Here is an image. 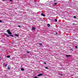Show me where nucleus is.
Masks as SVG:
<instances>
[{
    "mask_svg": "<svg viewBox=\"0 0 78 78\" xmlns=\"http://www.w3.org/2000/svg\"><path fill=\"white\" fill-rule=\"evenodd\" d=\"M7 32L9 34H12V33L9 30H7Z\"/></svg>",
    "mask_w": 78,
    "mask_h": 78,
    "instance_id": "f257e3e1",
    "label": "nucleus"
},
{
    "mask_svg": "<svg viewBox=\"0 0 78 78\" xmlns=\"http://www.w3.org/2000/svg\"><path fill=\"white\" fill-rule=\"evenodd\" d=\"M42 75H43V74H39L38 75V76H42Z\"/></svg>",
    "mask_w": 78,
    "mask_h": 78,
    "instance_id": "f03ea898",
    "label": "nucleus"
},
{
    "mask_svg": "<svg viewBox=\"0 0 78 78\" xmlns=\"http://www.w3.org/2000/svg\"><path fill=\"white\" fill-rule=\"evenodd\" d=\"M41 16H43V17H45V15H44V13H42L41 14Z\"/></svg>",
    "mask_w": 78,
    "mask_h": 78,
    "instance_id": "7ed1b4c3",
    "label": "nucleus"
},
{
    "mask_svg": "<svg viewBox=\"0 0 78 78\" xmlns=\"http://www.w3.org/2000/svg\"><path fill=\"white\" fill-rule=\"evenodd\" d=\"M10 69H11V67L8 66V70H10Z\"/></svg>",
    "mask_w": 78,
    "mask_h": 78,
    "instance_id": "20e7f679",
    "label": "nucleus"
},
{
    "mask_svg": "<svg viewBox=\"0 0 78 78\" xmlns=\"http://www.w3.org/2000/svg\"><path fill=\"white\" fill-rule=\"evenodd\" d=\"M35 29H36L35 28V27H33L32 29L33 30H35Z\"/></svg>",
    "mask_w": 78,
    "mask_h": 78,
    "instance_id": "39448f33",
    "label": "nucleus"
},
{
    "mask_svg": "<svg viewBox=\"0 0 78 78\" xmlns=\"http://www.w3.org/2000/svg\"><path fill=\"white\" fill-rule=\"evenodd\" d=\"M15 36H17V37H19V35L17 34H15Z\"/></svg>",
    "mask_w": 78,
    "mask_h": 78,
    "instance_id": "423d86ee",
    "label": "nucleus"
},
{
    "mask_svg": "<svg viewBox=\"0 0 78 78\" xmlns=\"http://www.w3.org/2000/svg\"><path fill=\"white\" fill-rule=\"evenodd\" d=\"M48 27H50V24H48Z\"/></svg>",
    "mask_w": 78,
    "mask_h": 78,
    "instance_id": "0eeeda50",
    "label": "nucleus"
},
{
    "mask_svg": "<svg viewBox=\"0 0 78 78\" xmlns=\"http://www.w3.org/2000/svg\"><path fill=\"white\" fill-rule=\"evenodd\" d=\"M66 57H70V55H66Z\"/></svg>",
    "mask_w": 78,
    "mask_h": 78,
    "instance_id": "6e6552de",
    "label": "nucleus"
},
{
    "mask_svg": "<svg viewBox=\"0 0 78 78\" xmlns=\"http://www.w3.org/2000/svg\"><path fill=\"white\" fill-rule=\"evenodd\" d=\"M7 58H10V55H9L8 56H7Z\"/></svg>",
    "mask_w": 78,
    "mask_h": 78,
    "instance_id": "1a4fd4ad",
    "label": "nucleus"
},
{
    "mask_svg": "<svg viewBox=\"0 0 78 78\" xmlns=\"http://www.w3.org/2000/svg\"><path fill=\"white\" fill-rule=\"evenodd\" d=\"M55 22H57V21H58V20H57L56 19H55Z\"/></svg>",
    "mask_w": 78,
    "mask_h": 78,
    "instance_id": "9d476101",
    "label": "nucleus"
},
{
    "mask_svg": "<svg viewBox=\"0 0 78 78\" xmlns=\"http://www.w3.org/2000/svg\"><path fill=\"white\" fill-rule=\"evenodd\" d=\"M21 70L22 71H24V69H23V68H22V69H21Z\"/></svg>",
    "mask_w": 78,
    "mask_h": 78,
    "instance_id": "9b49d317",
    "label": "nucleus"
},
{
    "mask_svg": "<svg viewBox=\"0 0 78 78\" xmlns=\"http://www.w3.org/2000/svg\"><path fill=\"white\" fill-rule=\"evenodd\" d=\"M10 36H11V37H14V36H13L12 35H10Z\"/></svg>",
    "mask_w": 78,
    "mask_h": 78,
    "instance_id": "f8f14e48",
    "label": "nucleus"
},
{
    "mask_svg": "<svg viewBox=\"0 0 78 78\" xmlns=\"http://www.w3.org/2000/svg\"><path fill=\"white\" fill-rule=\"evenodd\" d=\"M4 35H5V36H7V35H8V34L6 33H5L4 34Z\"/></svg>",
    "mask_w": 78,
    "mask_h": 78,
    "instance_id": "ddd939ff",
    "label": "nucleus"
},
{
    "mask_svg": "<svg viewBox=\"0 0 78 78\" xmlns=\"http://www.w3.org/2000/svg\"><path fill=\"white\" fill-rule=\"evenodd\" d=\"M45 69H48V67H45Z\"/></svg>",
    "mask_w": 78,
    "mask_h": 78,
    "instance_id": "4468645a",
    "label": "nucleus"
},
{
    "mask_svg": "<svg viewBox=\"0 0 78 78\" xmlns=\"http://www.w3.org/2000/svg\"><path fill=\"white\" fill-rule=\"evenodd\" d=\"M6 36L7 37H9V35H8V34H7V35Z\"/></svg>",
    "mask_w": 78,
    "mask_h": 78,
    "instance_id": "2eb2a0df",
    "label": "nucleus"
},
{
    "mask_svg": "<svg viewBox=\"0 0 78 78\" xmlns=\"http://www.w3.org/2000/svg\"><path fill=\"white\" fill-rule=\"evenodd\" d=\"M57 4H58V3H54V4L56 5H57Z\"/></svg>",
    "mask_w": 78,
    "mask_h": 78,
    "instance_id": "dca6fc26",
    "label": "nucleus"
},
{
    "mask_svg": "<svg viewBox=\"0 0 78 78\" xmlns=\"http://www.w3.org/2000/svg\"><path fill=\"white\" fill-rule=\"evenodd\" d=\"M18 27H19V28H21V27L20 25L18 26Z\"/></svg>",
    "mask_w": 78,
    "mask_h": 78,
    "instance_id": "f3484780",
    "label": "nucleus"
},
{
    "mask_svg": "<svg viewBox=\"0 0 78 78\" xmlns=\"http://www.w3.org/2000/svg\"><path fill=\"white\" fill-rule=\"evenodd\" d=\"M2 23V20H0V23Z\"/></svg>",
    "mask_w": 78,
    "mask_h": 78,
    "instance_id": "a211bd4d",
    "label": "nucleus"
},
{
    "mask_svg": "<svg viewBox=\"0 0 78 78\" xmlns=\"http://www.w3.org/2000/svg\"><path fill=\"white\" fill-rule=\"evenodd\" d=\"M27 53H30V52H29L28 51H27Z\"/></svg>",
    "mask_w": 78,
    "mask_h": 78,
    "instance_id": "6ab92c4d",
    "label": "nucleus"
},
{
    "mask_svg": "<svg viewBox=\"0 0 78 78\" xmlns=\"http://www.w3.org/2000/svg\"><path fill=\"white\" fill-rule=\"evenodd\" d=\"M72 51H73V49H72V48H71L70 49Z\"/></svg>",
    "mask_w": 78,
    "mask_h": 78,
    "instance_id": "aec40b11",
    "label": "nucleus"
},
{
    "mask_svg": "<svg viewBox=\"0 0 78 78\" xmlns=\"http://www.w3.org/2000/svg\"><path fill=\"white\" fill-rule=\"evenodd\" d=\"M73 17H74V18H75L76 19V17L75 16H74Z\"/></svg>",
    "mask_w": 78,
    "mask_h": 78,
    "instance_id": "412c9836",
    "label": "nucleus"
},
{
    "mask_svg": "<svg viewBox=\"0 0 78 78\" xmlns=\"http://www.w3.org/2000/svg\"><path fill=\"white\" fill-rule=\"evenodd\" d=\"M75 48H77V46H75Z\"/></svg>",
    "mask_w": 78,
    "mask_h": 78,
    "instance_id": "4be33fe9",
    "label": "nucleus"
},
{
    "mask_svg": "<svg viewBox=\"0 0 78 78\" xmlns=\"http://www.w3.org/2000/svg\"><path fill=\"white\" fill-rule=\"evenodd\" d=\"M39 45H42V43H40V44H39Z\"/></svg>",
    "mask_w": 78,
    "mask_h": 78,
    "instance_id": "5701e85b",
    "label": "nucleus"
},
{
    "mask_svg": "<svg viewBox=\"0 0 78 78\" xmlns=\"http://www.w3.org/2000/svg\"><path fill=\"white\" fill-rule=\"evenodd\" d=\"M8 66V64H6V65H5V67H6V66Z\"/></svg>",
    "mask_w": 78,
    "mask_h": 78,
    "instance_id": "b1692460",
    "label": "nucleus"
},
{
    "mask_svg": "<svg viewBox=\"0 0 78 78\" xmlns=\"http://www.w3.org/2000/svg\"><path fill=\"white\" fill-rule=\"evenodd\" d=\"M60 75H61V76H63V74H60Z\"/></svg>",
    "mask_w": 78,
    "mask_h": 78,
    "instance_id": "393cba45",
    "label": "nucleus"
},
{
    "mask_svg": "<svg viewBox=\"0 0 78 78\" xmlns=\"http://www.w3.org/2000/svg\"><path fill=\"white\" fill-rule=\"evenodd\" d=\"M44 64H46V62H44Z\"/></svg>",
    "mask_w": 78,
    "mask_h": 78,
    "instance_id": "a878e982",
    "label": "nucleus"
},
{
    "mask_svg": "<svg viewBox=\"0 0 78 78\" xmlns=\"http://www.w3.org/2000/svg\"><path fill=\"white\" fill-rule=\"evenodd\" d=\"M34 78H37V76H36Z\"/></svg>",
    "mask_w": 78,
    "mask_h": 78,
    "instance_id": "bb28decb",
    "label": "nucleus"
},
{
    "mask_svg": "<svg viewBox=\"0 0 78 78\" xmlns=\"http://www.w3.org/2000/svg\"><path fill=\"white\" fill-rule=\"evenodd\" d=\"M10 1H12V0H10Z\"/></svg>",
    "mask_w": 78,
    "mask_h": 78,
    "instance_id": "cd10ccee",
    "label": "nucleus"
},
{
    "mask_svg": "<svg viewBox=\"0 0 78 78\" xmlns=\"http://www.w3.org/2000/svg\"><path fill=\"white\" fill-rule=\"evenodd\" d=\"M3 0V1H5V0Z\"/></svg>",
    "mask_w": 78,
    "mask_h": 78,
    "instance_id": "c85d7f7f",
    "label": "nucleus"
},
{
    "mask_svg": "<svg viewBox=\"0 0 78 78\" xmlns=\"http://www.w3.org/2000/svg\"><path fill=\"white\" fill-rule=\"evenodd\" d=\"M58 34V33H56V34Z\"/></svg>",
    "mask_w": 78,
    "mask_h": 78,
    "instance_id": "c756f323",
    "label": "nucleus"
},
{
    "mask_svg": "<svg viewBox=\"0 0 78 78\" xmlns=\"http://www.w3.org/2000/svg\"><path fill=\"white\" fill-rule=\"evenodd\" d=\"M54 2H56V1L55 0H54Z\"/></svg>",
    "mask_w": 78,
    "mask_h": 78,
    "instance_id": "7c9ffc66",
    "label": "nucleus"
},
{
    "mask_svg": "<svg viewBox=\"0 0 78 78\" xmlns=\"http://www.w3.org/2000/svg\"><path fill=\"white\" fill-rule=\"evenodd\" d=\"M1 57H0V59H1Z\"/></svg>",
    "mask_w": 78,
    "mask_h": 78,
    "instance_id": "2f4dec72",
    "label": "nucleus"
},
{
    "mask_svg": "<svg viewBox=\"0 0 78 78\" xmlns=\"http://www.w3.org/2000/svg\"><path fill=\"white\" fill-rule=\"evenodd\" d=\"M73 25H75V24H73Z\"/></svg>",
    "mask_w": 78,
    "mask_h": 78,
    "instance_id": "473e14b6",
    "label": "nucleus"
}]
</instances>
